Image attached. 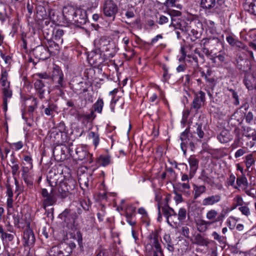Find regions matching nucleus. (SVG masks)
I'll return each mask as SVG.
<instances>
[{
    "mask_svg": "<svg viewBox=\"0 0 256 256\" xmlns=\"http://www.w3.org/2000/svg\"><path fill=\"white\" fill-rule=\"evenodd\" d=\"M56 180L57 178H52L51 172H49V174L47 176V181L52 188H55V192L58 191L56 194L62 199L65 198L75 189L76 182L72 178L61 181L58 184Z\"/></svg>",
    "mask_w": 256,
    "mask_h": 256,
    "instance_id": "f257e3e1",
    "label": "nucleus"
},
{
    "mask_svg": "<svg viewBox=\"0 0 256 256\" xmlns=\"http://www.w3.org/2000/svg\"><path fill=\"white\" fill-rule=\"evenodd\" d=\"M49 84H52L54 88L58 90L60 95L64 94L62 88H66V82L64 80V74L58 66H55L54 67Z\"/></svg>",
    "mask_w": 256,
    "mask_h": 256,
    "instance_id": "f03ea898",
    "label": "nucleus"
},
{
    "mask_svg": "<svg viewBox=\"0 0 256 256\" xmlns=\"http://www.w3.org/2000/svg\"><path fill=\"white\" fill-rule=\"evenodd\" d=\"M48 256H69L71 248L68 243L63 242L52 246L48 252Z\"/></svg>",
    "mask_w": 256,
    "mask_h": 256,
    "instance_id": "7ed1b4c3",
    "label": "nucleus"
},
{
    "mask_svg": "<svg viewBox=\"0 0 256 256\" xmlns=\"http://www.w3.org/2000/svg\"><path fill=\"white\" fill-rule=\"evenodd\" d=\"M206 39L204 45H208L211 52H213V55H216L218 52H222V50H224V44L218 38L212 37Z\"/></svg>",
    "mask_w": 256,
    "mask_h": 256,
    "instance_id": "20e7f679",
    "label": "nucleus"
},
{
    "mask_svg": "<svg viewBox=\"0 0 256 256\" xmlns=\"http://www.w3.org/2000/svg\"><path fill=\"white\" fill-rule=\"evenodd\" d=\"M180 139L181 140L180 147L184 154H186L187 148L190 146L192 150L194 148V145L192 141V134L190 133L189 128H186L180 135Z\"/></svg>",
    "mask_w": 256,
    "mask_h": 256,
    "instance_id": "39448f33",
    "label": "nucleus"
},
{
    "mask_svg": "<svg viewBox=\"0 0 256 256\" xmlns=\"http://www.w3.org/2000/svg\"><path fill=\"white\" fill-rule=\"evenodd\" d=\"M205 93L200 90L194 94V98L190 105V110L198 114V110L204 105L206 101Z\"/></svg>",
    "mask_w": 256,
    "mask_h": 256,
    "instance_id": "423d86ee",
    "label": "nucleus"
},
{
    "mask_svg": "<svg viewBox=\"0 0 256 256\" xmlns=\"http://www.w3.org/2000/svg\"><path fill=\"white\" fill-rule=\"evenodd\" d=\"M118 10L117 6L112 0L105 1L103 6V12L106 16L112 18L114 20Z\"/></svg>",
    "mask_w": 256,
    "mask_h": 256,
    "instance_id": "0eeeda50",
    "label": "nucleus"
},
{
    "mask_svg": "<svg viewBox=\"0 0 256 256\" xmlns=\"http://www.w3.org/2000/svg\"><path fill=\"white\" fill-rule=\"evenodd\" d=\"M50 52L51 50L48 48L43 46H38L32 50V54L35 58L42 60L48 59L50 56Z\"/></svg>",
    "mask_w": 256,
    "mask_h": 256,
    "instance_id": "6e6552de",
    "label": "nucleus"
},
{
    "mask_svg": "<svg viewBox=\"0 0 256 256\" xmlns=\"http://www.w3.org/2000/svg\"><path fill=\"white\" fill-rule=\"evenodd\" d=\"M76 158L80 160H84V162L91 164L92 160V154L88 152L86 150L82 147L77 148L75 149Z\"/></svg>",
    "mask_w": 256,
    "mask_h": 256,
    "instance_id": "1a4fd4ad",
    "label": "nucleus"
},
{
    "mask_svg": "<svg viewBox=\"0 0 256 256\" xmlns=\"http://www.w3.org/2000/svg\"><path fill=\"white\" fill-rule=\"evenodd\" d=\"M90 56V62L95 66H99L104 61V58L102 57V51L100 48L93 50Z\"/></svg>",
    "mask_w": 256,
    "mask_h": 256,
    "instance_id": "9d476101",
    "label": "nucleus"
},
{
    "mask_svg": "<svg viewBox=\"0 0 256 256\" xmlns=\"http://www.w3.org/2000/svg\"><path fill=\"white\" fill-rule=\"evenodd\" d=\"M216 5V0H200V6L206 14H212L218 12L214 7Z\"/></svg>",
    "mask_w": 256,
    "mask_h": 256,
    "instance_id": "9b49d317",
    "label": "nucleus"
},
{
    "mask_svg": "<svg viewBox=\"0 0 256 256\" xmlns=\"http://www.w3.org/2000/svg\"><path fill=\"white\" fill-rule=\"evenodd\" d=\"M251 62L248 58H242L239 56L236 60V67L241 71L247 73L251 70Z\"/></svg>",
    "mask_w": 256,
    "mask_h": 256,
    "instance_id": "f8f14e48",
    "label": "nucleus"
},
{
    "mask_svg": "<svg viewBox=\"0 0 256 256\" xmlns=\"http://www.w3.org/2000/svg\"><path fill=\"white\" fill-rule=\"evenodd\" d=\"M244 82L249 90H256V72H254L251 74L245 75Z\"/></svg>",
    "mask_w": 256,
    "mask_h": 256,
    "instance_id": "ddd939ff",
    "label": "nucleus"
},
{
    "mask_svg": "<svg viewBox=\"0 0 256 256\" xmlns=\"http://www.w3.org/2000/svg\"><path fill=\"white\" fill-rule=\"evenodd\" d=\"M23 239L24 246H30L35 242V237L32 229L27 228L24 231Z\"/></svg>",
    "mask_w": 256,
    "mask_h": 256,
    "instance_id": "4468645a",
    "label": "nucleus"
},
{
    "mask_svg": "<svg viewBox=\"0 0 256 256\" xmlns=\"http://www.w3.org/2000/svg\"><path fill=\"white\" fill-rule=\"evenodd\" d=\"M88 20L86 11L82 9H78L77 13L72 20L78 26L86 24Z\"/></svg>",
    "mask_w": 256,
    "mask_h": 256,
    "instance_id": "2eb2a0df",
    "label": "nucleus"
},
{
    "mask_svg": "<svg viewBox=\"0 0 256 256\" xmlns=\"http://www.w3.org/2000/svg\"><path fill=\"white\" fill-rule=\"evenodd\" d=\"M222 200V195L220 194L208 196L203 199L202 205L204 206H213L219 203Z\"/></svg>",
    "mask_w": 256,
    "mask_h": 256,
    "instance_id": "dca6fc26",
    "label": "nucleus"
},
{
    "mask_svg": "<svg viewBox=\"0 0 256 256\" xmlns=\"http://www.w3.org/2000/svg\"><path fill=\"white\" fill-rule=\"evenodd\" d=\"M41 108L44 109L46 116L53 117L54 113L57 112L58 106L52 102H49L46 106L42 105Z\"/></svg>",
    "mask_w": 256,
    "mask_h": 256,
    "instance_id": "f3484780",
    "label": "nucleus"
},
{
    "mask_svg": "<svg viewBox=\"0 0 256 256\" xmlns=\"http://www.w3.org/2000/svg\"><path fill=\"white\" fill-rule=\"evenodd\" d=\"M148 238L150 240V243L147 244L150 245L152 249H158L162 248L161 245L159 242L160 236L157 232L150 234L148 236Z\"/></svg>",
    "mask_w": 256,
    "mask_h": 256,
    "instance_id": "a211bd4d",
    "label": "nucleus"
},
{
    "mask_svg": "<svg viewBox=\"0 0 256 256\" xmlns=\"http://www.w3.org/2000/svg\"><path fill=\"white\" fill-rule=\"evenodd\" d=\"M77 10L71 6H64L62 10L63 15L66 19L72 20L77 13Z\"/></svg>",
    "mask_w": 256,
    "mask_h": 256,
    "instance_id": "6ab92c4d",
    "label": "nucleus"
},
{
    "mask_svg": "<svg viewBox=\"0 0 256 256\" xmlns=\"http://www.w3.org/2000/svg\"><path fill=\"white\" fill-rule=\"evenodd\" d=\"M188 162L190 166V176L192 178L198 168L199 161L194 157L190 156L188 159Z\"/></svg>",
    "mask_w": 256,
    "mask_h": 256,
    "instance_id": "aec40b11",
    "label": "nucleus"
},
{
    "mask_svg": "<svg viewBox=\"0 0 256 256\" xmlns=\"http://www.w3.org/2000/svg\"><path fill=\"white\" fill-rule=\"evenodd\" d=\"M55 194H56V192H55V188H52L50 195L44 200L43 205L44 208L50 206H52L56 204V198L54 196Z\"/></svg>",
    "mask_w": 256,
    "mask_h": 256,
    "instance_id": "412c9836",
    "label": "nucleus"
},
{
    "mask_svg": "<svg viewBox=\"0 0 256 256\" xmlns=\"http://www.w3.org/2000/svg\"><path fill=\"white\" fill-rule=\"evenodd\" d=\"M193 243L198 246H207L210 242L208 238L200 234H197L194 237Z\"/></svg>",
    "mask_w": 256,
    "mask_h": 256,
    "instance_id": "4be33fe9",
    "label": "nucleus"
},
{
    "mask_svg": "<svg viewBox=\"0 0 256 256\" xmlns=\"http://www.w3.org/2000/svg\"><path fill=\"white\" fill-rule=\"evenodd\" d=\"M8 165L11 168L12 173V176H14L18 172V170L20 168L18 164V160L15 157L14 153H12L10 155V158Z\"/></svg>",
    "mask_w": 256,
    "mask_h": 256,
    "instance_id": "5701e85b",
    "label": "nucleus"
},
{
    "mask_svg": "<svg viewBox=\"0 0 256 256\" xmlns=\"http://www.w3.org/2000/svg\"><path fill=\"white\" fill-rule=\"evenodd\" d=\"M47 3H43L42 4H38L36 7L37 16L39 19L45 18L47 16V12L46 7H48Z\"/></svg>",
    "mask_w": 256,
    "mask_h": 256,
    "instance_id": "b1692460",
    "label": "nucleus"
},
{
    "mask_svg": "<svg viewBox=\"0 0 256 256\" xmlns=\"http://www.w3.org/2000/svg\"><path fill=\"white\" fill-rule=\"evenodd\" d=\"M146 250L148 256H164L162 248L158 249H152L150 244L146 245Z\"/></svg>",
    "mask_w": 256,
    "mask_h": 256,
    "instance_id": "393cba45",
    "label": "nucleus"
},
{
    "mask_svg": "<svg viewBox=\"0 0 256 256\" xmlns=\"http://www.w3.org/2000/svg\"><path fill=\"white\" fill-rule=\"evenodd\" d=\"M217 138L220 142L224 144L230 141L232 139V138L228 131L223 130L218 135Z\"/></svg>",
    "mask_w": 256,
    "mask_h": 256,
    "instance_id": "a878e982",
    "label": "nucleus"
},
{
    "mask_svg": "<svg viewBox=\"0 0 256 256\" xmlns=\"http://www.w3.org/2000/svg\"><path fill=\"white\" fill-rule=\"evenodd\" d=\"M70 211V210L68 209H66L60 214V218L66 222L74 223V219L76 218V216L74 215V217H72V220H70V218L72 216Z\"/></svg>",
    "mask_w": 256,
    "mask_h": 256,
    "instance_id": "bb28decb",
    "label": "nucleus"
},
{
    "mask_svg": "<svg viewBox=\"0 0 256 256\" xmlns=\"http://www.w3.org/2000/svg\"><path fill=\"white\" fill-rule=\"evenodd\" d=\"M194 199H196L200 197L201 194L206 192V186L204 185L198 186L194 184Z\"/></svg>",
    "mask_w": 256,
    "mask_h": 256,
    "instance_id": "cd10ccee",
    "label": "nucleus"
},
{
    "mask_svg": "<svg viewBox=\"0 0 256 256\" xmlns=\"http://www.w3.org/2000/svg\"><path fill=\"white\" fill-rule=\"evenodd\" d=\"M212 224V222L209 221H206L204 220H200L196 222V226L198 231L200 232H206L208 226Z\"/></svg>",
    "mask_w": 256,
    "mask_h": 256,
    "instance_id": "c85d7f7f",
    "label": "nucleus"
},
{
    "mask_svg": "<svg viewBox=\"0 0 256 256\" xmlns=\"http://www.w3.org/2000/svg\"><path fill=\"white\" fill-rule=\"evenodd\" d=\"M31 101V104L28 106V112L30 116H33V112L37 108L38 105V101L36 98L32 97L28 99Z\"/></svg>",
    "mask_w": 256,
    "mask_h": 256,
    "instance_id": "c756f323",
    "label": "nucleus"
},
{
    "mask_svg": "<svg viewBox=\"0 0 256 256\" xmlns=\"http://www.w3.org/2000/svg\"><path fill=\"white\" fill-rule=\"evenodd\" d=\"M100 164L104 166H107L110 163V156L109 155H101L98 159Z\"/></svg>",
    "mask_w": 256,
    "mask_h": 256,
    "instance_id": "7c9ffc66",
    "label": "nucleus"
},
{
    "mask_svg": "<svg viewBox=\"0 0 256 256\" xmlns=\"http://www.w3.org/2000/svg\"><path fill=\"white\" fill-rule=\"evenodd\" d=\"M104 106V102L102 98H99L97 101L93 104L92 108L94 110L101 114Z\"/></svg>",
    "mask_w": 256,
    "mask_h": 256,
    "instance_id": "2f4dec72",
    "label": "nucleus"
},
{
    "mask_svg": "<svg viewBox=\"0 0 256 256\" xmlns=\"http://www.w3.org/2000/svg\"><path fill=\"white\" fill-rule=\"evenodd\" d=\"M206 40V38H203L201 40L200 46L202 47V50L204 54L207 56H213V52H211V50L209 48L208 45H204V42Z\"/></svg>",
    "mask_w": 256,
    "mask_h": 256,
    "instance_id": "473e14b6",
    "label": "nucleus"
},
{
    "mask_svg": "<svg viewBox=\"0 0 256 256\" xmlns=\"http://www.w3.org/2000/svg\"><path fill=\"white\" fill-rule=\"evenodd\" d=\"M214 239L216 240L220 244L225 245L226 243V237L224 236H220L216 232H214L212 234Z\"/></svg>",
    "mask_w": 256,
    "mask_h": 256,
    "instance_id": "72a5a7b5",
    "label": "nucleus"
},
{
    "mask_svg": "<svg viewBox=\"0 0 256 256\" xmlns=\"http://www.w3.org/2000/svg\"><path fill=\"white\" fill-rule=\"evenodd\" d=\"M218 212L214 209H212L208 210L206 214V218L208 220H212V222H216V219L218 216Z\"/></svg>",
    "mask_w": 256,
    "mask_h": 256,
    "instance_id": "f704fd0d",
    "label": "nucleus"
},
{
    "mask_svg": "<svg viewBox=\"0 0 256 256\" xmlns=\"http://www.w3.org/2000/svg\"><path fill=\"white\" fill-rule=\"evenodd\" d=\"M90 139L92 140V142L95 147H96L99 144L100 138L99 135L94 132H90L88 135Z\"/></svg>",
    "mask_w": 256,
    "mask_h": 256,
    "instance_id": "c9c22d12",
    "label": "nucleus"
},
{
    "mask_svg": "<svg viewBox=\"0 0 256 256\" xmlns=\"http://www.w3.org/2000/svg\"><path fill=\"white\" fill-rule=\"evenodd\" d=\"M8 74L6 70H2L0 80L2 83V86L3 87L8 86V82H10L8 81Z\"/></svg>",
    "mask_w": 256,
    "mask_h": 256,
    "instance_id": "e433bc0d",
    "label": "nucleus"
},
{
    "mask_svg": "<svg viewBox=\"0 0 256 256\" xmlns=\"http://www.w3.org/2000/svg\"><path fill=\"white\" fill-rule=\"evenodd\" d=\"M64 32L62 30L58 29L56 30L54 33V39L58 42L62 43L63 40L62 38V36L64 35Z\"/></svg>",
    "mask_w": 256,
    "mask_h": 256,
    "instance_id": "4c0bfd02",
    "label": "nucleus"
},
{
    "mask_svg": "<svg viewBox=\"0 0 256 256\" xmlns=\"http://www.w3.org/2000/svg\"><path fill=\"white\" fill-rule=\"evenodd\" d=\"M10 83L8 82V86L4 87L2 92L4 96V99L7 100L8 98H10L12 96V90L10 89Z\"/></svg>",
    "mask_w": 256,
    "mask_h": 256,
    "instance_id": "58836bf2",
    "label": "nucleus"
},
{
    "mask_svg": "<svg viewBox=\"0 0 256 256\" xmlns=\"http://www.w3.org/2000/svg\"><path fill=\"white\" fill-rule=\"evenodd\" d=\"M178 186L182 192H186L188 194H190L188 192L190 188L189 182L179 183L178 184Z\"/></svg>",
    "mask_w": 256,
    "mask_h": 256,
    "instance_id": "ea45409f",
    "label": "nucleus"
},
{
    "mask_svg": "<svg viewBox=\"0 0 256 256\" xmlns=\"http://www.w3.org/2000/svg\"><path fill=\"white\" fill-rule=\"evenodd\" d=\"M236 184L238 186H240L242 185L248 186V182L246 177L244 175L238 176L236 179Z\"/></svg>",
    "mask_w": 256,
    "mask_h": 256,
    "instance_id": "a19ab883",
    "label": "nucleus"
},
{
    "mask_svg": "<svg viewBox=\"0 0 256 256\" xmlns=\"http://www.w3.org/2000/svg\"><path fill=\"white\" fill-rule=\"evenodd\" d=\"M46 82L42 80H37L34 84V88L36 90L44 89V88L46 86L45 84Z\"/></svg>",
    "mask_w": 256,
    "mask_h": 256,
    "instance_id": "79ce46f5",
    "label": "nucleus"
},
{
    "mask_svg": "<svg viewBox=\"0 0 256 256\" xmlns=\"http://www.w3.org/2000/svg\"><path fill=\"white\" fill-rule=\"evenodd\" d=\"M36 76H37L38 78L44 80V82H46L47 83H50V76L48 75L47 73H37L36 74Z\"/></svg>",
    "mask_w": 256,
    "mask_h": 256,
    "instance_id": "37998d69",
    "label": "nucleus"
},
{
    "mask_svg": "<svg viewBox=\"0 0 256 256\" xmlns=\"http://www.w3.org/2000/svg\"><path fill=\"white\" fill-rule=\"evenodd\" d=\"M186 211L184 208H180L178 214V220L180 221H184L186 218Z\"/></svg>",
    "mask_w": 256,
    "mask_h": 256,
    "instance_id": "c03bdc74",
    "label": "nucleus"
},
{
    "mask_svg": "<svg viewBox=\"0 0 256 256\" xmlns=\"http://www.w3.org/2000/svg\"><path fill=\"white\" fill-rule=\"evenodd\" d=\"M160 208L162 210V212L166 218L168 224H170V222L168 221V218L170 216V210H169V209L170 208V206L168 205L162 206H161Z\"/></svg>",
    "mask_w": 256,
    "mask_h": 256,
    "instance_id": "a18cd8bd",
    "label": "nucleus"
},
{
    "mask_svg": "<svg viewBox=\"0 0 256 256\" xmlns=\"http://www.w3.org/2000/svg\"><path fill=\"white\" fill-rule=\"evenodd\" d=\"M246 165L247 168H250L254 163L252 154H249L246 156Z\"/></svg>",
    "mask_w": 256,
    "mask_h": 256,
    "instance_id": "49530a36",
    "label": "nucleus"
},
{
    "mask_svg": "<svg viewBox=\"0 0 256 256\" xmlns=\"http://www.w3.org/2000/svg\"><path fill=\"white\" fill-rule=\"evenodd\" d=\"M178 29H180L182 32H188L189 30V26H188L187 24L183 21H181L180 22H178V26L176 27Z\"/></svg>",
    "mask_w": 256,
    "mask_h": 256,
    "instance_id": "de8ad7c7",
    "label": "nucleus"
},
{
    "mask_svg": "<svg viewBox=\"0 0 256 256\" xmlns=\"http://www.w3.org/2000/svg\"><path fill=\"white\" fill-rule=\"evenodd\" d=\"M238 219L234 216H230L226 222L230 228L233 229Z\"/></svg>",
    "mask_w": 256,
    "mask_h": 256,
    "instance_id": "09e8293b",
    "label": "nucleus"
},
{
    "mask_svg": "<svg viewBox=\"0 0 256 256\" xmlns=\"http://www.w3.org/2000/svg\"><path fill=\"white\" fill-rule=\"evenodd\" d=\"M187 57L189 58V60H187L188 62H194V67H198V62L196 56L192 54H188L187 56Z\"/></svg>",
    "mask_w": 256,
    "mask_h": 256,
    "instance_id": "8fccbe9b",
    "label": "nucleus"
},
{
    "mask_svg": "<svg viewBox=\"0 0 256 256\" xmlns=\"http://www.w3.org/2000/svg\"><path fill=\"white\" fill-rule=\"evenodd\" d=\"M236 176L232 174H230L227 180L226 183L228 186H233L234 188H238V186H234Z\"/></svg>",
    "mask_w": 256,
    "mask_h": 256,
    "instance_id": "3c124183",
    "label": "nucleus"
},
{
    "mask_svg": "<svg viewBox=\"0 0 256 256\" xmlns=\"http://www.w3.org/2000/svg\"><path fill=\"white\" fill-rule=\"evenodd\" d=\"M229 91L232 93V96L234 100V104L236 106L238 105L240 102L238 93L232 89H229Z\"/></svg>",
    "mask_w": 256,
    "mask_h": 256,
    "instance_id": "603ef678",
    "label": "nucleus"
},
{
    "mask_svg": "<svg viewBox=\"0 0 256 256\" xmlns=\"http://www.w3.org/2000/svg\"><path fill=\"white\" fill-rule=\"evenodd\" d=\"M47 48L50 50L53 49L56 50H58L59 48L58 44L53 40H48V42Z\"/></svg>",
    "mask_w": 256,
    "mask_h": 256,
    "instance_id": "864d4df0",
    "label": "nucleus"
},
{
    "mask_svg": "<svg viewBox=\"0 0 256 256\" xmlns=\"http://www.w3.org/2000/svg\"><path fill=\"white\" fill-rule=\"evenodd\" d=\"M248 10L250 14L256 16V0H253L250 2Z\"/></svg>",
    "mask_w": 256,
    "mask_h": 256,
    "instance_id": "5fc2aeb1",
    "label": "nucleus"
},
{
    "mask_svg": "<svg viewBox=\"0 0 256 256\" xmlns=\"http://www.w3.org/2000/svg\"><path fill=\"white\" fill-rule=\"evenodd\" d=\"M181 234L186 238H190V229L187 226L181 228Z\"/></svg>",
    "mask_w": 256,
    "mask_h": 256,
    "instance_id": "6e6d98bb",
    "label": "nucleus"
},
{
    "mask_svg": "<svg viewBox=\"0 0 256 256\" xmlns=\"http://www.w3.org/2000/svg\"><path fill=\"white\" fill-rule=\"evenodd\" d=\"M190 111L189 110H185L183 111L182 118L181 121L182 124H185L186 123Z\"/></svg>",
    "mask_w": 256,
    "mask_h": 256,
    "instance_id": "4d7b16f0",
    "label": "nucleus"
},
{
    "mask_svg": "<svg viewBox=\"0 0 256 256\" xmlns=\"http://www.w3.org/2000/svg\"><path fill=\"white\" fill-rule=\"evenodd\" d=\"M254 114L252 112H248L246 114H245L246 122L247 123L250 124L254 120Z\"/></svg>",
    "mask_w": 256,
    "mask_h": 256,
    "instance_id": "13d9d810",
    "label": "nucleus"
},
{
    "mask_svg": "<svg viewBox=\"0 0 256 256\" xmlns=\"http://www.w3.org/2000/svg\"><path fill=\"white\" fill-rule=\"evenodd\" d=\"M168 21V18L163 15H160L158 19L156 20V22L160 25H162L167 23Z\"/></svg>",
    "mask_w": 256,
    "mask_h": 256,
    "instance_id": "bf43d9fd",
    "label": "nucleus"
},
{
    "mask_svg": "<svg viewBox=\"0 0 256 256\" xmlns=\"http://www.w3.org/2000/svg\"><path fill=\"white\" fill-rule=\"evenodd\" d=\"M197 128H196V134L198 137L200 138H203L204 133L202 130V124H196Z\"/></svg>",
    "mask_w": 256,
    "mask_h": 256,
    "instance_id": "052dcab7",
    "label": "nucleus"
},
{
    "mask_svg": "<svg viewBox=\"0 0 256 256\" xmlns=\"http://www.w3.org/2000/svg\"><path fill=\"white\" fill-rule=\"evenodd\" d=\"M225 53L224 50H222V52H218L216 55H213L212 56L214 58H217L220 61L222 62L225 60Z\"/></svg>",
    "mask_w": 256,
    "mask_h": 256,
    "instance_id": "680f3d73",
    "label": "nucleus"
},
{
    "mask_svg": "<svg viewBox=\"0 0 256 256\" xmlns=\"http://www.w3.org/2000/svg\"><path fill=\"white\" fill-rule=\"evenodd\" d=\"M174 193L175 194L174 200L176 204L183 202V198L181 194H178L176 190H174Z\"/></svg>",
    "mask_w": 256,
    "mask_h": 256,
    "instance_id": "e2e57ef3",
    "label": "nucleus"
},
{
    "mask_svg": "<svg viewBox=\"0 0 256 256\" xmlns=\"http://www.w3.org/2000/svg\"><path fill=\"white\" fill-rule=\"evenodd\" d=\"M1 238L2 240H6L9 242H11L13 240L14 236L12 234L4 232V234H2V236H1Z\"/></svg>",
    "mask_w": 256,
    "mask_h": 256,
    "instance_id": "0e129e2a",
    "label": "nucleus"
},
{
    "mask_svg": "<svg viewBox=\"0 0 256 256\" xmlns=\"http://www.w3.org/2000/svg\"><path fill=\"white\" fill-rule=\"evenodd\" d=\"M240 211L244 215L248 216L250 214V209L246 206H242L238 208Z\"/></svg>",
    "mask_w": 256,
    "mask_h": 256,
    "instance_id": "69168bd1",
    "label": "nucleus"
},
{
    "mask_svg": "<svg viewBox=\"0 0 256 256\" xmlns=\"http://www.w3.org/2000/svg\"><path fill=\"white\" fill-rule=\"evenodd\" d=\"M177 0H166L164 3V5L166 8L174 7L176 5L175 4Z\"/></svg>",
    "mask_w": 256,
    "mask_h": 256,
    "instance_id": "338daca9",
    "label": "nucleus"
},
{
    "mask_svg": "<svg viewBox=\"0 0 256 256\" xmlns=\"http://www.w3.org/2000/svg\"><path fill=\"white\" fill-rule=\"evenodd\" d=\"M226 40L232 46H234L235 44H236V42L238 40V39L230 36H227Z\"/></svg>",
    "mask_w": 256,
    "mask_h": 256,
    "instance_id": "774afa93",
    "label": "nucleus"
}]
</instances>
